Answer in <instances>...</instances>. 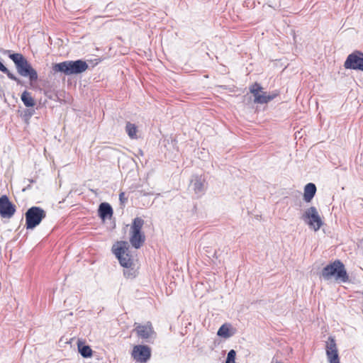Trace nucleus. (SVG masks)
Segmentation results:
<instances>
[{"label":"nucleus","mask_w":363,"mask_h":363,"mask_svg":"<svg viewBox=\"0 0 363 363\" xmlns=\"http://www.w3.org/2000/svg\"><path fill=\"white\" fill-rule=\"evenodd\" d=\"M21 101L26 107H33L35 106V100L30 92L24 91L21 96Z\"/></svg>","instance_id":"obj_17"},{"label":"nucleus","mask_w":363,"mask_h":363,"mask_svg":"<svg viewBox=\"0 0 363 363\" xmlns=\"http://www.w3.org/2000/svg\"><path fill=\"white\" fill-rule=\"evenodd\" d=\"M250 92L253 94L255 99H256V97L257 96H261L262 91V87L257 83H255L253 85H252L250 88Z\"/></svg>","instance_id":"obj_21"},{"label":"nucleus","mask_w":363,"mask_h":363,"mask_svg":"<svg viewBox=\"0 0 363 363\" xmlns=\"http://www.w3.org/2000/svg\"><path fill=\"white\" fill-rule=\"evenodd\" d=\"M300 218L315 231H318L323 225V222L315 206L306 208L301 214Z\"/></svg>","instance_id":"obj_6"},{"label":"nucleus","mask_w":363,"mask_h":363,"mask_svg":"<svg viewBox=\"0 0 363 363\" xmlns=\"http://www.w3.org/2000/svg\"><path fill=\"white\" fill-rule=\"evenodd\" d=\"M191 186L195 194L199 196L203 194L205 191V180L201 176H196L191 180Z\"/></svg>","instance_id":"obj_13"},{"label":"nucleus","mask_w":363,"mask_h":363,"mask_svg":"<svg viewBox=\"0 0 363 363\" xmlns=\"http://www.w3.org/2000/svg\"><path fill=\"white\" fill-rule=\"evenodd\" d=\"M277 94H267V92H262L261 96H257L256 99H254V102L256 104H267L269 101L273 100L276 97Z\"/></svg>","instance_id":"obj_18"},{"label":"nucleus","mask_w":363,"mask_h":363,"mask_svg":"<svg viewBox=\"0 0 363 363\" xmlns=\"http://www.w3.org/2000/svg\"><path fill=\"white\" fill-rule=\"evenodd\" d=\"M144 220L140 217L134 218L130 230V242L131 245L139 249L145 241V235L141 231L144 225Z\"/></svg>","instance_id":"obj_5"},{"label":"nucleus","mask_w":363,"mask_h":363,"mask_svg":"<svg viewBox=\"0 0 363 363\" xmlns=\"http://www.w3.org/2000/svg\"><path fill=\"white\" fill-rule=\"evenodd\" d=\"M78 350L80 354L84 357H91L92 356V350L89 345H84L83 343L79 340L77 342Z\"/></svg>","instance_id":"obj_16"},{"label":"nucleus","mask_w":363,"mask_h":363,"mask_svg":"<svg viewBox=\"0 0 363 363\" xmlns=\"http://www.w3.org/2000/svg\"><path fill=\"white\" fill-rule=\"evenodd\" d=\"M16 65L18 73L24 77H29L30 81L35 82L38 79V73L32 67L26 58L21 53H13L9 55Z\"/></svg>","instance_id":"obj_3"},{"label":"nucleus","mask_w":363,"mask_h":363,"mask_svg":"<svg viewBox=\"0 0 363 363\" xmlns=\"http://www.w3.org/2000/svg\"><path fill=\"white\" fill-rule=\"evenodd\" d=\"M344 66L346 69L363 72V52L355 51L349 55L345 62Z\"/></svg>","instance_id":"obj_8"},{"label":"nucleus","mask_w":363,"mask_h":363,"mask_svg":"<svg viewBox=\"0 0 363 363\" xmlns=\"http://www.w3.org/2000/svg\"><path fill=\"white\" fill-rule=\"evenodd\" d=\"M133 358L138 362H146L151 356L150 348L147 345H135L132 351Z\"/></svg>","instance_id":"obj_10"},{"label":"nucleus","mask_w":363,"mask_h":363,"mask_svg":"<svg viewBox=\"0 0 363 363\" xmlns=\"http://www.w3.org/2000/svg\"><path fill=\"white\" fill-rule=\"evenodd\" d=\"M99 214L102 219H105L113 214V209L108 203H102L99 208Z\"/></svg>","instance_id":"obj_15"},{"label":"nucleus","mask_w":363,"mask_h":363,"mask_svg":"<svg viewBox=\"0 0 363 363\" xmlns=\"http://www.w3.org/2000/svg\"><path fill=\"white\" fill-rule=\"evenodd\" d=\"M88 67L85 61L77 60L75 61H65L55 64L53 70L62 72L66 75H72L84 72L88 69Z\"/></svg>","instance_id":"obj_4"},{"label":"nucleus","mask_w":363,"mask_h":363,"mask_svg":"<svg viewBox=\"0 0 363 363\" xmlns=\"http://www.w3.org/2000/svg\"><path fill=\"white\" fill-rule=\"evenodd\" d=\"M125 130L130 138H137L138 129L137 126L135 124L128 122L125 125Z\"/></svg>","instance_id":"obj_19"},{"label":"nucleus","mask_w":363,"mask_h":363,"mask_svg":"<svg viewBox=\"0 0 363 363\" xmlns=\"http://www.w3.org/2000/svg\"><path fill=\"white\" fill-rule=\"evenodd\" d=\"M119 199L121 201V203H125L128 199L126 197H125V193L123 192H121L119 195Z\"/></svg>","instance_id":"obj_24"},{"label":"nucleus","mask_w":363,"mask_h":363,"mask_svg":"<svg viewBox=\"0 0 363 363\" xmlns=\"http://www.w3.org/2000/svg\"><path fill=\"white\" fill-rule=\"evenodd\" d=\"M135 330L138 337L143 339H147L150 337L154 333L151 323H147L145 325H140L135 323Z\"/></svg>","instance_id":"obj_12"},{"label":"nucleus","mask_w":363,"mask_h":363,"mask_svg":"<svg viewBox=\"0 0 363 363\" xmlns=\"http://www.w3.org/2000/svg\"><path fill=\"white\" fill-rule=\"evenodd\" d=\"M236 352L234 350H231L228 352L225 362L227 363H235Z\"/></svg>","instance_id":"obj_23"},{"label":"nucleus","mask_w":363,"mask_h":363,"mask_svg":"<svg viewBox=\"0 0 363 363\" xmlns=\"http://www.w3.org/2000/svg\"><path fill=\"white\" fill-rule=\"evenodd\" d=\"M277 363H281V362H277Z\"/></svg>","instance_id":"obj_25"},{"label":"nucleus","mask_w":363,"mask_h":363,"mask_svg":"<svg viewBox=\"0 0 363 363\" xmlns=\"http://www.w3.org/2000/svg\"><path fill=\"white\" fill-rule=\"evenodd\" d=\"M217 335L220 337H229V329L228 327L225 326L224 325H222L218 330Z\"/></svg>","instance_id":"obj_22"},{"label":"nucleus","mask_w":363,"mask_h":363,"mask_svg":"<svg viewBox=\"0 0 363 363\" xmlns=\"http://www.w3.org/2000/svg\"><path fill=\"white\" fill-rule=\"evenodd\" d=\"M112 251L122 267L130 269L127 271H124V275L127 277H135V272L133 270V266L134 265L133 258L130 254L128 242H117L113 245Z\"/></svg>","instance_id":"obj_1"},{"label":"nucleus","mask_w":363,"mask_h":363,"mask_svg":"<svg viewBox=\"0 0 363 363\" xmlns=\"http://www.w3.org/2000/svg\"><path fill=\"white\" fill-rule=\"evenodd\" d=\"M0 71L6 74L7 77L13 81H16L17 84H21V81L17 78L13 74H12L1 62H0Z\"/></svg>","instance_id":"obj_20"},{"label":"nucleus","mask_w":363,"mask_h":363,"mask_svg":"<svg viewBox=\"0 0 363 363\" xmlns=\"http://www.w3.org/2000/svg\"><path fill=\"white\" fill-rule=\"evenodd\" d=\"M322 277L325 280L334 279L336 281L342 283L349 280L345 265L340 260H335L325 267L322 270Z\"/></svg>","instance_id":"obj_2"},{"label":"nucleus","mask_w":363,"mask_h":363,"mask_svg":"<svg viewBox=\"0 0 363 363\" xmlns=\"http://www.w3.org/2000/svg\"><path fill=\"white\" fill-rule=\"evenodd\" d=\"M316 186L313 183H308L304 186L303 200L309 203L313 199L316 193Z\"/></svg>","instance_id":"obj_14"},{"label":"nucleus","mask_w":363,"mask_h":363,"mask_svg":"<svg viewBox=\"0 0 363 363\" xmlns=\"http://www.w3.org/2000/svg\"><path fill=\"white\" fill-rule=\"evenodd\" d=\"M15 212V205L9 201L7 196H1L0 197V216L4 218H11Z\"/></svg>","instance_id":"obj_9"},{"label":"nucleus","mask_w":363,"mask_h":363,"mask_svg":"<svg viewBox=\"0 0 363 363\" xmlns=\"http://www.w3.org/2000/svg\"><path fill=\"white\" fill-rule=\"evenodd\" d=\"M27 229H33L46 217V212L38 206H32L25 214Z\"/></svg>","instance_id":"obj_7"},{"label":"nucleus","mask_w":363,"mask_h":363,"mask_svg":"<svg viewBox=\"0 0 363 363\" xmlns=\"http://www.w3.org/2000/svg\"><path fill=\"white\" fill-rule=\"evenodd\" d=\"M326 354L329 363H340L336 343L333 338L330 337L326 345Z\"/></svg>","instance_id":"obj_11"}]
</instances>
